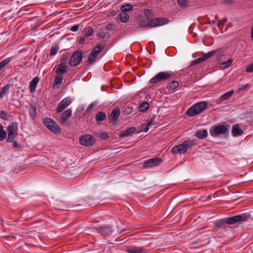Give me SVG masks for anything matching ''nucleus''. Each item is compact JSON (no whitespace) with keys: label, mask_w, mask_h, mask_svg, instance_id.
<instances>
[{"label":"nucleus","mask_w":253,"mask_h":253,"mask_svg":"<svg viewBox=\"0 0 253 253\" xmlns=\"http://www.w3.org/2000/svg\"><path fill=\"white\" fill-rule=\"evenodd\" d=\"M208 102L202 101L196 103L190 107L186 111V114L190 117H193L200 114L207 108Z\"/></svg>","instance_id":"f257e3e1"},{"label":"nucleus","mask_w":253,"mask_h":253,"mask_svg":"<svg viewBox=\"0 0 253 253\" xmlns=\"http://www.w3.org/2000/svg\"><path fill=\"white\" fill-rule=\"evenodd\" d=\"M174 75L175 73L173 72H160L150 80V84H155L160 82L166 81Z\"/></svg>","instance_id":"f03ea898"},{"label":"nucleus","mask_w":253,"mask_h":253,"mask_svg":"<svg viewBox=\"0 0 253 253\" xmlns=\"http://www.w3.org/2000/svg\"><path fill=\"white\" fill-rule=\"evenodd\" d=\"M194 143L191 140L184 141L182 144L178 145L173 147L171 149V152L174 154L179 153L182 154L187 151V150L191 148Z\"/></svg>","instance_id":"7ed1b4c3"},{"label":"nucleus","mask_w":253,"mask_h":253,"mask_svg":"<svg viewBox=\"0 0 253 253\" xmlns=\"http://www.w3.org/2000/svg\"><path fill=\"white\" fill-rule=\"evenodd\" d=\"M43 123L47 128L52 132L57 134L60 132L61 128L58 124L49 118L44 119Z\"/></svg>","instance_id":"20e7f679"},{"label":"nucleus","mask_w":253,"mask_h":253,"mask_svg":"<svg viewBox=\"0 0 253 253\" xmlns=\"http://www.w3.org/2000/svg\"><path fill=\"white\" fill-rule=\"evenodd\" d=\"M228 131L226 126L224 125H219L211 126L210 129V133L212 137H217L220 134H224Z\"/></svg>","instance_id":"39448f33"},{"label":"nucleus","mask_w":253,"mask_h":253,"mask_svg":"<svg viewBox=\"0 0 253 253\" xmlns=\"http://www.w3.org/2000/svg\"><path fill=\"white\" fill-rule=\"evenodd\" d=\"M216 53L217 54V56L219 57V59L220 60V56H222L223 54H222V52L219 49H217V50H215L211 51L208 52L207 53L204 54L203 56H201L200 57H199V58L196 59L194 61V63L195 64L201 63L205 61V60H206L210 57L213 56Z\"/></svg>","instance_id":"423d86ee"},{"label":"nucleus","mask_w":253,"mask_h":253,"mask_svg":"<svg viewBox=\"0 0 253 253\" xmlns=\"http://www.w3.org/2000/svg\"><path fill=\"white\" fill-rule=\"evenodd\" d=\"M80 143L82 145L89 147L92 146L96 142L95 138L90 134H84L79 139Z\"/></svg>","instance_id":"0eeeda50"},{"label":"nucleus","mask_w":253,"mask_h":253,"mask_svg":"<svg viewBox=\"0 0 253 253\" xmlns=\"http://www.w3.org/2000/svg\"><path fill=\"white\" fill-rule=\"evenodd\" d=\"M249 217L248 214L246 213H243L238 214L232 217H228L225 219L226 222L228 224H233L240 221H245Z\"/></svg>","instance_id":"6e6552de"},{"label":"nucleus","mask_w":253,"mask_h":253,"mask_svg":"<svg viewBox=\"0 0 253 253\" xmlns=\"http://www.w3.org/2000/svg\"><path fill=\"white\" fill-rule=\"evenodd\" d=\"M84 57V54L81 51H77L71 56L69 63L71 66H76L79 65Z\"/></svg>","instance_id":"1a4fd4ad"},{"label":"nucleus","mask_w":253,"mask_h":253,"mask_svg":"<svg viewBox=\"0 0 253 253\" xmlns=\"http://www.w3.org/2000/svg\"><path fill=\"white\" fill-rule=\"evenodd\" d=\"M169 20L164 18H155L148 21V28L161 26L168 23Z\"/></svg>","instance_id":"9d476101"},{"label":"nucleus","mask_w":253,"mask_h":253,"mask_svg":"<svg viewBox=\"0 0 253 253\" xmlns=\"http://www.w3.org/2000/svg\"><path fill=\"white\" fill-rule=\"evenodd\" d=\"M162 162V159L160 158H153L147 160L143 163L144 168H152L158 166Z\"/></svg>","instance_id":"9b49d317"},{"label":"nucleus","mask_w":253,"mask_h":253,"mask_svg":"<svg viewBox=\"0 0 253 253\" xmlns=\"http://www.w3.org/2000/svg\"><path fill=\"white\" fill-rule=\"evenodd\" d=\"M72 99L70 97H68L64 98L58 104L56 108V112L57 113L61 112L72 103Z\"/></svg>","instance_id":"f8f14e48"},{"label":"nucleus","mask_w":253,"mask_h":253,"mask_svg":"<svg viewBox=\"0 0 253 253\" xmlns=\"http://www.w3.org/2000/svg\"><path fill=\"white\" fill-rule=\"evenodd\" d=\"M120 115V109L118 107H115L110 115V121L114 123V124H116Z\"/></svg>","instance_id":"ddd939ff"},{"label":"nucleus","mask_w":253,"mask_h":253,"mask_svg":"<svg viewBox=\"0 0 253 253\" xmlns=\"http://www.w3.org/2000/svg\"><path fill=\"white\" fill-rule=\"evenodd\" d=\"M113 232L114 230L111 226H105L104 228H102L98 231V233L104 237H107L111 235Z\"/></svg>","instance_id":"4468645a"},{"label":"nucleus","mask_w":253,"mask_h":253,"mask_svg":"<svg viewBox=\"0 0 253 253\" xmlns=\"http://www.w3.org/2000/svg\"><path fill=\"white\" fill-rule=\"evenodd\" d=\"M68 66L66 65L59 64L55 69V73L58 75H61L68 71Z\"/></svg>","instance_id":"2eb2a0df"},{"label":"nucleus","mask_w":253,"mask_h":253,"mask_svg":"<svg viewBox=\"0 0 253 253\" xmlns=\"http://www.w3.org/2000/svg\"><path fill=\"white\" fill-rule=\"evenodd\" d=\"M18 124L15 122L10 123L7 127V132L18 135Z\"/></svg>","instance_id":"dca6fc26"},{"label":"nucleus","mask_w":253,"mask_h":253,"mask_svg":"<svg viewBox=\"0 0 253 253\" xmlns=\"http://www.w3.org/2000/svg\"><path fill=\"white\" fill-rule=\"evenodd\" d=\"M136 130L135 127H130L126 128L125 130H122L119 133V136L120 137H125L129 136L130 134L132 133Z\"/></svg>","instance_id":"f3484780"},{"label":"nucleus","mask_w":253,"mask_h":253,"mask_svg":"<svg viewBox=\"0 0 253 253\" xmlns=\"http://www.w3.org/2000/svg\"><path fill=\"white\" fill-rule=\"evenodd\" d=\"M126 252L129 253H148V251L141 247H134L127 249Z\"/></svg>","instance_id":"a211bd4d"},{"label":"nucleus","mask_w":253,"mask_h":253,"mask_svg":"<svg viewBox=\"0 0 253 253\" xmlns=\"http://www.w3.org/2000/svg\"><path fill=\"white\" fill-rule=\"evenodd\" d=\"M72 111L71 109L69 108L65 110L62 114V116L60 118V122L62 124L66 123L68 118L70 117L72 115Z\"/></svg>","instance_id":"6ab92c4d"},{"label":"nucleus","mask_w":253,"mask_h":253,"mask_svg":"<svg viewBox=\"0 0 253 253\" xmlns=\"http://www.w3.org/2000/svg\"><path fill=\"white\" fill-rule=\"evenodd\" d=\"M243 133V130L239 128L238 124H235L232 127V135L233 136H238L241 135Z\"/></svg>","instance_id":"aec40b11"},{"label":"nucleus","mask_w":253,"mask_h":253,"mask_svg":"<svg viewBox=\"0 0 253 253\" xmlns=\"http://www.w3.org/2000/svg\"><path fill=\"white\" fill-rule=\"evenodd\" d=\"M40 81V78L36 77L31 81L29 85L30 91L31 93L34 92L36 89V86Z\"/></svg>","instance_id":"412c9836"},{"label":"nucleus","mask_w":253,"mask_h":253,"mask_svg":"<svg viewBox=\"0 0 253 253\" xmlns=\"http://www.w3.org/2000/svg\"><path fill=\"white\" fill-rule=\"evenodd\" d=\"M195 136L200 139H204L208 136V131L206 129H199L195 133Z\"/></svg>","instance_id":"4be33fe9"},{"label":"nucleus","mask_w":253,"mask_h":253,"mask_svg":"<svg viewBox=\"0 0 253 253\" xmlns=\"http://www.w3.org/2000/svg\"><path fill=\"white\" fill-rule=\"evenodd\" d=\"M104 47L105 46L103 44H98L92 49L90 53L97 57L98 54L104 49Z\"/></svg>","instance_id":"5701e85b"},{"label":"nucleus","mask_w":253,"mask_h":253,"mask_svg":"<svg viewBox=\"0 0 253 253\" xmlns=\"http://www.w3.org/2000/svg\"><path fill=\"white\" fill-rule=\"evenodd\" d=\"M63 78L61 75H58L56 76L54 80L53 88L55 89H58L60 87Z\"/></svg>","instance_id":"b1692460"},{"label":"nucleus","mask_w":253,"mask_h":253,"mask_svg":"<svg viewBox=\"0 0 253 253\" xmlns=\"http://www.w3.org/2000/svg\"><path fill=\"white\" fill-rule=\"evenodd\" d=\"M234 92V91L233 90L226 92L225 93L223 94L220 97V98L218 99V101H219V103H221V102H222L223 101L228 99L232 96V95L233 94Z\"/></svg>","instance_id":"393cba45"},{"label":"nucleus","mask_w":253,"mask_h":253,"mask_svg":"<svg viewBox=\"0 0 253 253\" xmlns=\"http://www.w3.org/2000/svg\"><path fill=\"white\" fill-rule=\"evenodd\" d=\"M12 84H7L1 88L0 91V98H3L4 97V96L6 94L7 91L9 90Z\"/></svg>","instance_id":"a878e982"},{"label":"nucleus","mask_w":253,"mask_h":253,"mask_svg":"<svg viewBox=\"0 0 253 253\" xmlns=\"http://www.w3.org/2000/svg\"><path fill=\"white\" fill-rule=\"evenodd\" d=\"M106 118V114L104 112H99L95 116V119L97 122H102Z\"/></svg>","instance_id":"bb28decb"},{"label":"nucleus","mask_w":253,"mask_h":253,"mask_svg":"<svg viewBox=\"0 0 253 253\" xmlns=\"http://www.w3.org/2000/svg\"><path fill=\"white\" fill-rule=\"evenodd\" d=\"M179 86V83L177 81H172L169 82L167 88L172 90L176 89Z\"/></svg>","instance_id":"cd10ccee"},{"label":"nucleus","mask_w":253,"mask_h":253,"mask_svg":"<svg viewBox=\"0 0 253 253\" xmlns=\"http://www.w3.org/2000/svg\"><path fill=\"white\" fill-rule=\"evenodd\" d=\"M119 17L120 21L123 23L127 22L129 19V15L124 12H121L119 14Z\"/></svg>","instance_id":"c85d7f7f"},{"label":"nucleus","mask_w":253,"mask_h":253,"mask_svg":"<svg viewBox=\"0 0 253 253\" xmlns=\"http://www.w3.org/2000/svg\"><path fill=\"white\" fill-rule=\"evenodd\" d=\"M36 106L34 104H31L29 108V113L32 119H35L36 116Z\"/></svg>","instance_id":"c756f323"},{"label":"nucleus","mask_w":253,"mask_h":253,"mask_svg":"<svg viewBox=\"0 0 253 253\" xmlns=\"http://www.w3.org/2000/svg\"><path fill=\"white\" fill-rule=\"evenodd\" d=\"M177 2L181 8H185L188 5L190 1L189 0H177Z\"/></svg>","instance_id":"7c9ffc66"},{"label":"nucleus","mask_w":253,"mask_h":253,"mask_svg":"<svg viewBox=\"0 0 253 253\" xmlns=\"http://www.w3.org/2000/svg\"><path fill=\"white\" fill-rule=\"evenodd\" d=\"M133 10V6L130 4H126L121 7V10L123 12L130 11Z\"/></svg>","instance_id":"2f4dec72"},{"label":"nucleus","mask_w":253,"mask_h":253,"mask_svg":"<svg viewBox=\"0 0 253 253\" xmlns=\"http://www.w3.org/2000/svg\"><path fill=\"white\" fill-rule=\"evenodd\" d=\"M12 61L10 57L7 58L0 62V71L2 70L3 68L10 62Z\"/></svg>","instance_id":"473e14b6"},{"label":"nucleus","mask_w":253,"mask_h":253,"mask_svg":"<svg viewBox=\"0 0 253 253\" xmlns=\"http://www.w3.org/2000/svg\"><path fill=\"white\" fill-rule=\"evenodd\" d=\"M68 58L69 54L66 53H63L60 57L61 63L60 64L66 65L68 60Z\"/></svg>","instance_id":"72a5a7b5"},{"label":"nucleus","mask_w":253,"mask_h":253,"mask_svg":"<svg viewBox=\"0 0 253 253\" xmlns=\"http://www.w3.org/2000/svg\"><path fill=\"white\" fill-rule=\"evenodd\" d=\"M149 107V104L147 102H142L140 105L139 110L141 112H145Z\"/></svg>","instance_id":"f704fd0d"},{"label":"nucleus","mask_w":253,"mask_h":253,"mask_svg":"<svg viewBox=\"0 0 253 253\" xmlns=\"http://www.w3.org/2000/svg\"><path fill=\"white\" fill-rule=\"evenodd\" d=\"M226 223V220L222 219V220L216 221L214 223V226L216 227V228H220L223 226H224L225 225Z\"/></svg>","instance_id":"c9c22d12"},{"label":"nucleus","mask_w":253,"mask_h":253,"mask_svg":"<svg viewBox=\"0 0 253 253\" xmlns=\"http://www.w3.org/2000/svg\"><path fill=\"white\" fill-rule=\"evenodd\" d=\"M87 58L88 64H91L93 63L97 59V57L91 53L89 54Z\"/></svg>","instance_id":"e433bc0d"},{"label":"nucleus","mask_w":253,"mask_h":253,"mask_svg":"<svg viewBox=\"0 0 253 253\" xmlns=\"http://www.w3.org/2000/svg\"><path fill=\"white\" fill-rule=\"evenodd\" d=\"M6 136V133L3 130L2 126L0 125V140H3L5 138Z\"/></svg>","instance_id":"4c0bfd02"},{"label":"nucleus","mask_w":253,"mask_h":253,"mask_svg":"<svg viewBox=\"0 0 253 253\" xmlns=\"http://www.w3.org/2000/svg\"><path fill=\"white\" fill-rule=\"evenodd\" d=\"M227 18H225L222 20H220L217 23V26L219 28H222L223 26L225 25V24L227 22Z\"/></svg>","instance_id":"58836bf2"},{"label":"nucleus","mask_w":253,"mask_h":253,"mask_svg":"<svg viewBox=\"0 0 253 253\" xmlns=\"http://www.w3.org/2000/svg\"><path fill=\"white\" fill-rule=\"evenodd\" d=\"M85 29L86 32L84 34V36L87 38L91 36L93 32V29L91 27H87Z\"/></svg>","instance_id":"ea45409f"},{"label":"nucleus","mask_w":253,"mask_h":253,"mask_svg":"<svg viewBox=\"0 0 253 253\" xmlns=\"http://www.w3.org/2000/svg\"><path fill=\"white\" fill-rule=\"evenodd\" d=\"M17 135H15L14 134L8 133V137L7 140L8 142H13L15 140Z\"/></svg>","instance_id":"a19ab883"},{"label":"nucleus","mask_w":253,"mask_h":253,"mask_svg":"<svg viewBox=\"0 0 253 253\" xmlns=\"http://www.w3.org/2000/svg\"><path fill=\"white\" fill-rule=\"evenodd\" d=\"M139 27L142 28L148 27V22L145 20H141L139 23Z\"/></svg>","instance_id":"79ce46f5"},{"label":"nucleus","mask_w":253,"mask_h":253,"mask_svg":"<svg viewBox=\"0 0 253 253\" xmlns=\"http://www.w3.org/2000/svg\"><path fill=\"white\" fill-rule=\"evenodd\" d=\"M0 118L4 120H7V113L4 111H0Z\"/></svg>","instance_id":"37998d69"},{"label":"nucleus","mask_w":253,"mask_h":253,"mask_svg":"<svg viewBox=\"0 0 253 253\" xmlns=\"http://www.w3.org/2000/svg\"><path fill=\"white\" fill-rule=\"evenodd\" d=\"M232 63V60L231 59H228L226 62L222 63V65L224 66V68H228L231 65Z\"/></svg>","instance_id":"c03bdc74"},{"label":"nucleus","mask_w":253,"mask_h":253,"mask_svg":"<svg viewBox=\"0 0 253 253\" xmlns=\"http://www.w3.org/2000/svg\"><path fill=\"white\" fill-rule=\"evenodd\" d=\"M115 28V24L112 23H110L107 24L105 27V29L106 30L109 31L112 30Z\"/></svg>","instance_id":"a18cd8bd"},{"label":"nucleus","mask_w":253,"mask_h":253,"mask_svg":"<svg viewBox=\"0 0 253 253\" xmlns=\"http://www.w3.org/2000/svg\"><path fill=\"white\" fill-rule=\"evenodd\" d=\"M58 50V48L57 47H52L50 52V55H55V54H57Z\"/></svg>","instance_id":"49530a36"},{"label":"nucleus","mask_w":253,"mask_h":253,"mask_svg":"<svg viewBox=\"0 0 253 253\" xmlns=\"http://www.w3.org/2000/svg\"><path fill=\"white\" fill-rule=\"evenodd\" d=\"M81 26H82L80 24H77V25H75L71 28V30L73 32H77Z\"/></svg>","instance_id":"de8ad7c7"},{"label":"nucleus","mask_w":253,"mask_h":253,"mask_svg":"<svg viewBox=\"0 0 253 253\" xmlns=\"http://www.w3.org/2000/svg\"><path fill=\"white\" fill-rule=\"evenodd\" d=\"M246 71L248 73H251L253 72V63L250 64L247 66Z\"/></svg>","instance_id":"09e8293b"},{"label":"nucleus","mask_w":253,"mask_h":253,"mask_svg":"<svg viewBox=\"0 0 253 253\" xmlns=\"http://www.w3.org/2000/svg\"><path fill=\"white\" fill-rule=\"evenodd\" d=\"M13 142V143L12 144V146L13 148H16L17 149H19L21 148V146L18 143V142L17 141L14 140Z\"/></svg>","instance_id":"8fccbe9b"},{"label":"nucleus","mask_w":253,"mask_h":253,"mask_svg":"<svg viewBox=\"0 0 253 253\" xmlns=\"http://www.w3.org/2000/svg\"><path fill=\"white\" fill-rule=\"evenodd\" d=\"M109 135L106 132L101 133L100 135V137L103 139H106L109 138Z\"/></svg>","instance_id":"3c124183"},{"label":"nucleus","mask_w":253,"mask_h":253,"mask_svg":"<svg viewBox=\"0 0 253 253\" xmlns=\"http://www.w3.org/2000/svg\"><path fill=\"white\" fill-rule=\"evenodd\" d=\"M150 126H148L146 124H143L142 125V129L143 131L145 132H147L149 130Z\"/></svg>","instance_id":"603ef678"},{"label":"nucleus","mask_w":253,"mask_h":253,"mask_svg":"<svg viewBox=\"0 0 253 253\" xmlns=\"http://www.w3.org/2000/svg\"><path fill=\"white\" fill-rule=\"evenodd\" d=\"M107 33H105V32H104L103 31H100L98 33V36L100 37V38H104L107 35Z\"/></svg>","instance_id":"864d4df0"},{"label":"nucleus","mask_w":253,"mask_h":253,"mask_svg":"<svg viewBox=\"0 0 253 253\" xmlns=\"http://www.w3.org/2000/svg\"><path fill=\"white\" fill-rule=\"evenodd\" d=\"M155 118V116H154V119L153 118H151V120L150 121H149L147 123V125L149 126H152V125H154V119Z\"/></svg>","instance_id":"5fc2aeb1"},{"label":"nucleus","mask_w":253,"mask_h":253,"mask_svg":"<svg viewBox=\"0 0 253 253\" xmlns=\"http://www.w3.org/2000/svg\"><path fill=\"white\" fill-rule=\"evenodd\" d=\"M144 12L145 15L147 17L149 16L152 13L151 10L148 9H145Z\"/></svg>","instance_id":"6e6d98bb"},{"label":"nucleus","mask_w":253,"mask_h":253,"mask_svg":"<svg viewBox=\"0 0 253 253\" xmlns=\"http://www.w3.org/2000/svg\"><path fill=\"white\" fill-rule=\"evenodd\" d=\"M94 106V104L93 103H91L90 104H89L88 106V107L87 108V111H88L91 110L93 108Z\"/></svg>","instance_id":"4d7b16f0"},{"label":"nucleus","mask_w":253,"mask_h":253,"mask_svg":"<svg viewBox=\"0 0 253 253\" xmlns=\"http://www.w3.org/2000/svg\"><path fill=\"white\" fill-rule=\"evenodd\" d=\"M84 41H85L84 38L82 37L80 38V39H79L78 42L80 44H82L84 42Z\"/></svg>","instance_id":"13d9d810"},{"label":"nucleus","mask_w":253,"mask_h":253,"mask_svg":"<svg viewBox=\"0 0 253 253\" xmlns=\"http://www.w3.org/2000/svg\"><path fill=\"white\" fill-rule=\"evenodd\" d=\"M217 23L215 20H212L211 21L210 20H209V22L208 23V24H216Z\"/></svg>","instance_id":"bf43d9fd"},{"label":"nucleus","mask_w":253,"mask_h":253,"mask_svg":"<svg viewBox=\"0 0 253 253\" xmlns=\"http://www.w3.org/2000/svg\"><path fill=\"white\" fill-rule=\"evenodd\" d=\"M249 84H246L245 85L242 86L241 88H240V90H244L246 87L248 86Z\"/></svg>","instance_id":"052dcab7"},{"label":"nucleus","mask_w":253,"mask_h":253,"mask_svg":"<svg viewBox=\"0 0 253 253\" xmlns=\"http://www.w3.org/2000/svg\"><path fill=\"white\" fill-rule=\"evenodd\" d=\"M251 37H252V39H253V26L252 27Z\"/></svg>","instance_id":"680f3d73"},{"label":"nucleus","mask_w":253,"mask_h":253,"mask_svg":"<svg viewBox=\"0 0 253 253\" xmlns=\"http://www.w3.org/2000/svg\"><path fill=\"white\" fill-rule=\"evenodd\" d=\"M215 19H218V16L217 15H215Z\"/></svg>","instance_id":"e2e57ef3"}]
</instances>
